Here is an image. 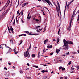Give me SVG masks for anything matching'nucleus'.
I'll return each mask as SVG.
<instances>
[{
    "label": "nucleus",
    "mask_w": 79,
    "mask_h": 79,
    "mask_svg": "<svg viewBox=\"0 0 79 79\" xmlns=\"http://www.w3.org/2000/svg\"><path fill=\"white\" fill-rule=\"evenodd\" d=\"M29 49H27V50L26 52L25 53H24V56L25 57H27L28 58H29L30 56L29 55V53H28V52H29Z\"/></svg>",
    "instance_id": "nucleus-1"
},
{
    "label": "nucleus",
    "mask_w": 79,
    "mask_h": 79,
    "mask_svg": "<svg viewBox=\"0 0 79 79\" xmlns=\"http://www.w3.org/2000/svg\"><path fill=\"white\" fill-rule=\"evenodd\" d=\"M63 42H64V45L63 47H64V46H66V45H68V41H67L64 39L63 40Z\"/></svg>",
    "instance_id": "nucleus-2"
},
{
    "label": "nucleus",
    "mask_w": 79,
    "mask_h": 79,
    "mask_svg": "<svg viewBox=\"0 0 79 79\" xmlns=\"http://www.w3.org/2000/svg\"><path fill=\"white\" fill-rule=\"evenodd\" d=\"M56 6V8L57 11L58 13V17H60V11H59V8L57 6H56V4H54Z\"/></svg>",
    "instance_id": "nucleus-3"
},
{
    "label": "nucleus",
    "mask_w": 79,
    "mask_h": 79,
    "mask_svg": "<svg viewBox=\"0 0 79 79\" xmlns=\"http://www.w3.org/2000/svg\"><path fill=\"white\" fill-rule=\"evenodd\" d=\"M45 1H46V2L48 3L49 5H50V4L51 5H52V3H51V2L50 1V0H45Z\"/></svg>",
    "instance_id": "nucleus-4"
},
{
    "label": "nucleus",
    "mask_w": 79,
    "mask_h": 79,
    "mask_svg": "<svg viewBox=\"0 0 79 79\" xmlns=\"http://www.w3.org/2000/svg\"><path fill=\"white\" fill-rule=\"evenodd\" d=\"M57 4L58 6V8H59V14H60V16H61V11L60 10V4H59V3L58 2V1H57Z\"/></svg>",
    "instance_id": "nucleus-5"
},
{
    "label": "nucleus",
    "mask_w": 79,
    "mask_h": 79,
    "mask_svg": "<svg viewBox=\"0 0 79 79\" xmlns=\"http://www.w3.org/2000/svg\"><path fill=\"white\" fill-rule=\"evenodd\" d=\"M57 4L58 6V8H59V14H60V16H61V11L60 10V4H59V3L58 2V1H57Z\"/></svg>",
    "instance_id": "nucleus-6"
},
{
    "label": "nucleus",
    "mask_w": 79,
    "mask_h": 79,
    "mask_svg": "<svg viewBox=\"0 0 79 79\" xmlns=\"http://www.w3.org/2000/svg\"><path fill=\"white\" fill-rule=\"evenodd\" d=\"M5 76H6V77H8L9 76H10V73H9V71L8 72H6L4 74Z\"/></svg>",
    "instance_id": "nucleus-7"
},
{
    "label": "nucleus",
    "mask_w": 79,
    "mask_h": 79,
    "mask_svg": "<svg viewBox=\"0 0 79 79\" xmlns=\"http://www.w3.org/2000/svg\"><path fill=\"white\" fill-rule=\"evenodd\" d=\"M53 47V46L52 45H48L47 47V48H52Z\"/></svg>",
    "instance_id": "nucleus-8"
},
{
    "label": "nucleus",
    "mask_w": 79,
    "mask_h": 79,
    "mask_svg": "<svg viewBox=\"0 0 79 79\" xmlns=\"http://www.w3.org/2000/svg\"><path fill=\"white\" fill-rule=\"evenodd\" d=\"M71 23H70L69 26V27H68V30H69V31L71 30Z\"/></svg>",
    "instance_id": "nucleus-9"
},
{
    "label": "nucleus",
    "mask_w": 79,
    "mask_h": 79,
    "mask_svg": "<svg viewBox=\"0 0 79 79\" xmlns=\"http://www.w3.org/2000/svg\"><path fill=\"white\" fill-rule=\"evenodd\" d=\"M73 44V42H71V41H68V44Z\"/></svg>",
    "instance_id": "nucleus-10"
},
{
    "label": "nucleus",
    "mask_w": 79,
    "mask_h": 79,
    "mask_svg": "<svg viewBox=\"0 0 79 79\" xmlns=\"http://www.w3.org/2000/svg\"><path fill=\"white\" fill-rule=\"evenodd\" d=\"M73 18H74V17H73V16H72V17L71 18V21H70V23L71 24L72 23V22L73 21Z\"/></svg>",
    "instance_id": "nucleus-11"
},
{
    "label": "nucleus",
    "mask_w": 79,
    "mask_h": 79,
    "mask_svg": "<svg viewBox=\"0 0 79 79\" xmlns=\"http://www.w3.org/2000/svg\"><path fill=\"white\" fill-rule=\"evenodd\" d=\"M74 0H72V1H70L68 5H67V6H68L70 4H71V3H72V2L74 1Z\"/></svg>",
    "instance_id": "nucleus-12"
},
{
    "label": "nucleus",
    "mask_w": 79,
    "mask_h": 79,
    "mask_svg": "<svg viewBox=\"0 0 79 79\" xmlns=\"http://www.w3.org/2000/svg\"><path fill=\"white\" fill-rule=\"evenodd\" d=\"M60 41V39L59 38H57V43H58Z\"/></svg>",
    "instance_id": "nucleus-13"
},
{
    "label": "nucleus",
    "mask_w": 79,
    "mask_h": 79,
    "mask_svg": "<svg viewBox=\"0 0 79 79\" xmlns=\"http://www.w3.org/2000/svg\"><path fill=\"white\" fill-rule=\"evenodd\" d=\"M30 13L28 14V16H27V19H31V16H29V15H30Z\"/></svg>",
    "instance_id": "nucleus-14"
},
{
    "label": "nucleus",
    "mask_w": 79,
    "mask_h": 79,
    "mask_svg": "<svg viewBox=\"0 0 79 79\" xmlns=\"http://www.w3.org/2000/svg\"><path fill=\"white\" fill-rule=\"evenodd\" d=\"M42 29H37L36 31L37 32H40L41 31H42Z\"/></svg>",
    "instance_id": "nucleus-15"
},
{
    "label": "nucleus",
    "mask_w": 79,
    "mask_h": 79,
    "mask_svg": "<svg viewBox=\"0 0 79 79\" xmlns=\"http://www.w3.org/2000/svg\"><path fill=\"white\" fill-rule=\"evenodd\" d=\"M36 34H31V33H29V35H36Z\"/></svg>",
    "instance_id": "nucleus-16"
},
{
    "label": "nucleus",
    "mask_w": 79,
    "mask_h": 79,
    "mask_svg": "<svg viewBox=\"0 0 79 79\" xmlns=\"http://www.w3.org/2000/svg\"><path fill=\"white\" fill-rule=\"evenodd\" d=\"M32 57L34 58H35V54H33L32 55Z\"/></svg>",
    "instance_id": "nucleus-17"
},
{
    "label": "nucleus",
    "mask_w": 79,
    "mask_h": 79,
    "mask_svg": "<svg viewBox=\"0 0 79 79\" xmlns=\"http://www.w3.org/2000/svg\"><path fill=\"white\" fill-rule=\"evenodd\" d=\"M10 30L11 31L12 33L13 34L14 33V32H13V29L12 28H10Z\"/></svg>",
    "instance_id": "nucleus-18"
},
{
    "label": "nucleus",
    "mask_w": 79,
    "mask_h": 79,
    "mask_svg": "<svg viewBox=\"0 0 79 79\" xmlns=\"http://www.w3.org/2000/svg\"><path fill=\"white\" fill-rule=\"evenodd\" d=\"M10 0L9 2L8 3H7L6 4V5L5 6H8V5H9V4L10 3Z\"/></svg>",
    "instance_id": "nucleus-19"
},
{
    "label": "nucleus",
    "mask_w": 79,
    "mask_h": 79,
    "mask_svg": "<svg viewBox=\"0 0 79 79\" xmlns=\"http://www.w3.org/2000/svg\"><path fill=\"white\" fill-rule=\"evenodd\" d=\"M56 52L57 53H59V52H60V50L58 49H56Z\"/></svg>",
    "instance_id": "nucleus-20"
},
{
    "label": "nucleus",
    "mask_w": 79,
    "mask_h": 79,
    "mask_svg": "<svg viewBox=\"0 0 79 79\" xmlns=\"http://www.w3.org/2000/svg\"><path fill=\"white\" fill-rule=\"evenodd\" d=\"M64 46H65L64 48H65L66 49H67V50H68V45Z\"/></svg>",
    "instance_id": "nucleus-21"
},
{
    "label": "nucleus",
    "mask_w": 79,
    "mask_h": 79,
    "mask_svg": "<svg viewBox=\"0 0 79 79\" xmlns=\"http://www.w3.org/2000/svg\"><path fill=\"white\" fill-rule=\"evenodd\" d=\"M75 11H73V15H72V16L73 17H74V16L75 15Z\"/></svg>",
    "instance_id": "nucleus-22"
},
{
    "label": "nucleus",
    "mask_w": 79,
    "mask_h": 79,
    "mask_svg": "<svg viewBox=\"0 0 79 79\" xmlns=\"http://www.w3.org/2000/svg\"><path fill=\"white\" fill-rule=\"evenodd\" d=\"M62 71H65V68H62Z\"/></svg>",
    "instance_id": "nucleus-23"
},
{
    "label": "nucleus",
    "mask_w": 79,
    "mask_h": 79,
    "mask_svg": "<svg viewBox=\"0 0 79 79\" xmlns=\"http://www.w3.org/2000/svg\"><path fill=\"white\" fill-rule=\"evenodd\" d=\"M75 67L77 68V69H79V66H76Z\"/></svg>",
    "instance_id": "nucleus-24"
},
{
    "label": "nucleus",
    "mask_w": 79,
    "mask_h": 79,
    "mask_svg": "<svg viewBox=\"0 0 79 79\" xmlns=\"http://www.w3.org/2000/svg\"><path fill=\"white\" fill-rule=\"evenodd\" d=\"M71 63V61H70L68 63V65H70Z\"/></svg>",
    "instance_id": "nucleus-25"
},
{
    "label": "nucleus",
    "mask_w": 79,
    "mask_h": 79,
    "mask_svg": "<svg viewBox=\"0 0 79 79\" xmlns=\"http://www.w3.org/2000/svg\"><path fill=\"white\" fill-rule=\"evenodd\" d=\"M26 6L25 3H24L22 5V7H24V6Z\"/></svg>",
    "instance_id": "nucleus-26"
},
{
    "label": "nucleus",
    "mask_w": 79,
    "mask_h": 79,
    "mask_svg": "<svg viewBox=\"0 0 79 79\" xmlns=\"http://www.w3.org/2000/svg\"><path fill=\"white\" fill-rule=\"evenodd\" d=\"M15 19H14V21L13 23V25H15Z\"/></svg>",
    "instance_id": "nucleus-27"
},
{
    "label": "nucleus",
    "mask_w": 79,
    "mask_h": 79,
    "mask_svg": "<svg viewBox=\"0 0 79 79\" xmlns=\"http://www.w3.org/2000/svg\"><path fill=\"white\" fill-rule=\"evenodd\" d=\"M34 67H35V68H39V67L37 66H35V65H34L33 66Z\"/></svg>",
    "instance_id": "nucleus-28"
},
{
    "label": "nucleus",
    "mask_w": 79,
    "mask_h": 79,
    "mask_svg": "<svg viewBox=\"0 0 79 79\" xmlns=\"http://www.w3.org/2000/svg\"><path fill=\"white\" fill-rule=\"evenodd\" d=\"M62 68H63V67H59V69L60 70V69H62Z\"/></svg>",
    "instance_id": "nucleus-29"
},
{
    "label": "nucleus",
    "mask_w": 79,
    "mask_h": 79,
    "mask_svg": "<svg viewBox=\"0 0 79 79\" xmlns=\"http://www.w3.org/2000/svg\"><path fill=\"white\" fill-rule=\"evenodd\" d=\"M45 49L43 50V53H44L45 52Z\"/></svg>",
    "instance_id": "nucleus-30"
},
{
    "label": "nucleus",
    "mask_w": 79,
    "mask_h": 79,
    "mask_svg": "<svg viewBox=\"0 0 79 79\" xmlns=\"http://www.w3.org/2000/svg\"><path fill=\"white\" fill-rule=\"evenodd\" d=\"M14 53L15 54H17V53H18V51H15V52H14Z\"/></svg>",
    "instance_id": "nucleus-31"
},
{
    "label": "nucleus",
    "mask_w": 79,
    "mask_h": 79,
    "mask_svg": "<svg viewBox=\"0 0 79 79\" xmlns=\"http://www.w3.org/2000/svg\"><path fill=\"white\" fill-rule=\"evenodd\" d=\"M71 70H74V68H73V67L71 68Z\"/></svg>",
    "instance_id": "nucleus-32"
},
{
    "label": "nucleus",
    "mask_w": 79,
    "mask_h": 79,
    "mask_svg": "<svg viewBox=\"0 0 79 79\" xmlns=\"http://www.w3.org/2000/svg\"><path fill=\"white\" fill-rule=\"evenodd\" d=\"M47 78V77H44V79H45Z\"/></svg>",
    "instance_id": "nucleus-33"
},
{
    "label": "nucleus",
    "mask_w": 79,
    "mask_h": 79,
    "mask_svg": "<svg viewBox=\"0 0 79 79\" xmlns=\"http://www.w3.org/2000/svg\"><path fill=\"white\" fill-rule=\"evenodd\" d=\"M19 10H18V11H17V14H19Z\"/></svg>",
    "instance_id": "nucleus-34"
},
{
    "label": "nucleus",
    "mask_w": 79,
    "mask_h": 79,
    "mask_svg": "<svg viewBox=\"0 0 79 79\" xmlns=\"http://www.w3.org/2000/svg\"><path fill=\"white\" fill-rule=\"evenodd\" d=\"M35 21H36L37 22H38V21H39V20H38V19H35Z\"/></svg>",
    "instance_id": "nucleus-35"
},
{
    "label": "nucleus",
    "mask_w": 79,
    "mask_h": 79,
    "mask_svg": "<svg viewBox=\"0 0 79 79\" xmlns=\"http://www.w3.org/2000/svg\"><path fill=\"white\" fill-rule=\"evenodd\" d=\"M20 43L19 44V45H21V44H22V40H21L20 41Z\"/></svg>",
    "instance_id": "nucleus-36"
},
{
    "label": "nucleus",
    "mask_w": 79,
    "mask_h": 79,
    "mask_svg": "<svg viewBox=\"0 0 79 79\" xmlns=\"http://www.w3.org/2000/svg\"><path fill=\"white\" fill-rule=\"evenodd\" d=\"M23 15V10H22L21 11V15Z\"/></svg>",
    "instance_id": "nucleus-37"
},
{
    "label": "nucleus",
    "mask_w": 79,
    "mask_h": 79,
    "mask_svg": "<svg viewBox=\"0 0 79 79\" xmlns=\"http://www.w3.org/2000/svg\"><path fill=\"white\" fill-rule=\"evenodd\" d=\"M46 42H47L46 41H45V40L44 41V44H46Z\"/></svg>",
    "instance_id": "nucleus-38"
},
{
    "label": "nucleus",
    "mask_w": 79,
    "mask_h": 79,
    "mask_svg": "<svg viewBox=\"0 0 79 79\" xmlns=\"http://www.w3.org/2000/svg\"><path fill=\"white\" fill-rule=\"evenodd\" d=\"M4 69H5L6 70H8V69L6 67H5L4 68Z\"/></svg>",
    "instance_id": "nucleus-39"
},
{
    "label": "nucleus",
    "mask_w": 79,
    "mask_h": 79,
    "mask_svg": "<svg viewBox=\"0 0 79 79\" xmlns=\"http://www.w3.org/2000/svg\"><path fill=\"white\" fill-rule=\"evenodd\" d=\"M45 30H46L45 28H44L43 31V32H45Z\"/></svg>",
    "instance_id": "nucleus-40"
},
{
    "label": "nucleus",
    "mask_w": 79,
    "mask_h": 79,
    "mask_svg": "<svg viewBox=\"0 0 79 79\" xmlns=\"http://www.w3.org/2000/svg\"><path fill=\"white\" fill-rule=\"evenodd\" d=\"M19 37H21V36H23V34H22L21 35H19Z\"/></svg>",
    "instance_id": "nucleus-41"
},
{
    "label": "nucleus",
    "mask_w": 79,
    "mask_h": 79,
    "mask_svg": "<svg viewBox=\"0 0 79 79\" xmlns=\"http://www.w3.org/2000/svg\"><path fill=\"white\" fill-rule=\"evenodd\" d=\"M45 41H46V42H48V39H47Z\"/></svg>",
    "instance_id": "nucleus-42"
},
{
    "label": "nucleus",
    "mask_w": 79,
    "mask_h": 79,
    "mask_svg": "<svg viewBox=\"0 0 79 79\" xmlns=\"http://www.w3.org/2000/svg\"><path fill=\"white\" fill-rule=\"evenodd\" d=\"M11 40V42L12 44H13V40L12 39Z\"/></svg>",
    "instance_id": "nucleus-43"
},
{
    "label": "nucleus",
    "mask_w": 79,
    "mask_h": 79,
    "mask_svg": "<svg viewBox=\"0 0 79 79\" xmlns=\"http://www.w3.org/2000/svg\"><path fill=\"white\" fill-rule=\"evenodd\" d=\"M4 8H5V7H4L2 9H1L0 10V12L1 11H2V10H3V9H4Z\"/></svg>",
    "instance_id": "nucleus-44"
},
{
    "label": "nucleus",
    "mask_w": 79,
    "mask_h": 79,
    "mask_svg": "<svg viewBox=\"0 0 79 79\" xmlns=\"http://www.w3.org/2000/svg\"><path fill=\"white\" fill-rule=\"evenodd\" d=\"M41 72L42 73H45V71L44 70H43L41 71Z\"/></svg>",
    "instance_id": "nucleus-45"
},
{
    "label": "nucleus",
    "mask_w": 79,
    "mask_h": 79,
    "mask_svg": "<svg viewBox=\"0 0 79 79\" xmlns=\"http://www.w3.org/2000/svg\"><path fill=\"white\" fill-rule=\"evenodd\" d=\"M22 35H23L24 36H26V34H22Z\"/></svg>",
    "instance_id": "nucleus-46"
},
{
    "label": "nucleus",
    "mask_w": 79,
    "mask_h": 79,
    "mask_svg": "<svg viewBox=\"0 0 79 79\" xmlns=\"http://www.w3.org/2000/svg\"><path fill=\"white\" fill-rule=\"evenodd\" d=\"M60 79H64V77H60Z\"/></svg>",
    "instance_id": "nucleus-47"
},
{
    "label": "nucleus",
    "mask_w": 79,
    "mask_h": 79,
    "mask_svg": "<svg viewBox=\"0 0 79 79\" xmlns=\"http://www.w3.org/2000/svg\"><path fill=\"white\" fill-rule=\"evenodd\" d=\"M2 60H3L2 59V58L0 59V61H2Z\"/></svg>",
    "instance_id": "nucleus-48"
},
{
    "label": "nucleus",
    "mask_w": 79,
    "mask_h": 79,
    "mask_svg": "<svg viewBox=\"0 0 79 79\" xmlns=\"http://www.w3.org/2000/svg\"><path fill=\"white\" fill-rule=\"evenodd\" d=\"M60 30H61V27H60L58 31V32H60Z\"/></svg>",
    "instance_id": "nucleus-49"
},
{
    "label": "nucleus",
    "mask_w": 79,
    "mask_h": 79,
    "mask_svg": "<svg viewBox=\"0 0 79 79\" xmlns=\"http://www.w3.org/2000/svg\"><path fill=\"white\" fill-rule=\"evenodd\" d=\"M44 8H46V9H47V10H48V11H49V10H48V8H47L45 7H44Z\"/></svg>",
    "instance_id": "nucleus-50"
},
{
    "label": "nucleus",
    "mask_w": 79,
    "mask_h": 79,
    "mask_svg": "<svg viewBox=\"0 0 79 79\" xmlns=\"http://www.w3.org/2000/svg\"><path fill=\"white\" fill-rule=\"evenodd\" d=\"M9 32L10 34L11 33V31H10V30H9Z\"/></svg>",
    "instance_id": "nucleus-51"
},
{
    "label": "nucleus",
    "mask_w": 79,
    "mask_h": 79,
    "mask_svg": "<svg viewBox=\"0 0 79 79\" xmlns=\"http://www.w3.org/2000/svg\"><path fill=\"white\" fill-rule=\"evenodd\" d=\"M22 23H24V21L22 19Z\"/></svg>",
    "instance_id": "nucleus-52"
},
{
    "label": "nucleus",
    "mask_w": 79,
    "mask_h": 79,
    "mask_svg": "<svg viewBox=\"0 0 79 79\" xmlns=\"http://www.w3.org/2000/svg\"><path fill=\"white\" fill-rule=\"evenodd\" d=\"M66 13V10H65L64 11V14L65 15V13Z\"/></svg>",
    "instance_id": "nucleus-53"
},
{
    "label": "nucleus",
    "mask_w": 79,
    "mask_h": 79,
    "mask_svg": "<svg viewBox=\"0 0 79 79\" xmlns=\"http://www.w3.org/2000/svg\"><path fill=\"white\" fill-rule=\"evenodd\" d=\"M25 32H26V33H29V31H25Z\"/></svg>",
    "instance_id": "nucleus-54"
},
{
    "label": "nucleus",
    "mask_w": 79,
    "mask_h": 79,
    "mask_svg": "<svg viewBox=\"0 0 79 79\" xmlns=\"http://www.w3.org/2000/svg\"><path fill=\"white\" fill-rule=\"evenodd\" d=\"M27 66H29V64L28 63H27Z\"/></svg>",
    "instance_id": "nucleus-55"
},
{
    "label": "nucleus",
    "mask_w": 79,
    "mask_h": 79,
    "mask_svg": "<svg viewBox=\"0 0 79 79\" xmlns=\"http://www.w3.org/2000/svg\"><path fill=\"white\" fill-rule=\"evenodd\" d=\"M8 64L9 66H10L11 65V63H9Z\"/></svg>",
    "instance_id": "nucleus-56"
},
{
    "label": "nucleus",
    "mask_w": 79,
    "mask_h": 79,
    "mask_svg": "<svg viewBox=\"0 0 79 79\" xmlns=\"http://www.w3.org/2000/svg\"><path fill=\"white\" fill-rule=\"evenodd\" d=\"M53 73H54V72L52 71V72H51V74H53Z\"/></svg>",
    "instance_id": "nucleus-57"
},
{
    "label": "nucleus",
    "mask_w": 79,
    "mask_h": 79,
    "mask_svg": "<svg viewBox=\"0 0 79 79\" xmlns=\"http://www.w3.org/2000/svg\"><path fill=\"white\" fill-rule=\"evenodd\" d=\"M42 0L44 3H45V1H44V0Z\"/></svg>",
    "instance_id": "nucleus-58"
},
{
    "label": "nucleus",
    "mask_w": 79,
    "mask_h": 79,
    "mask_svg": "<svg viewBox=\"0 0 79 79\" xmlns=\"http://www.w3.org/2000/svg\"><path fill=\"white\" fill-rule=\"evenodd\" d=\"M53 53H50V55H53Z\"/></svg>",
    "instance_id": "nucleus-59"
},
{
    "label": "nucleus",
    "mask_w": 79,
    "mask_h": 79,
    "mask_svg": "<svg viewBox=\"0 0 79 79\" xmlns=\"http://www.w3.org/2000/svg\"><path fill=\"white\" fill-rule=\"evenodd\" d=\"M65 79H68V78L67 77H65Z\"/></svg>",
    "instance_id": "nucleus-60"
},
{
    "label": "nucleus",
    "mask_w": 79,
    "mask_h": 79,
    "mask_svg": "<svg viewBox=\"0 0 79 79\" xmlns=\"http://www.w3.org/2000/svg\"><path fill=\"white\" fill-rule=\"evenodd\" d=\"M20 15H21V12H20L19 14V16H20Z\"/></svg>",
    "instance_id": "nucleus-61"
},
{
    "label": "nucleus",
    "mask_w": 79,
    "mask_h": 79,
    "mask_svg": "<svg viewBox=\"0 0 79 79\" xmlns=\"http://www.w3.org/2000/svg\"><path fill=\"white\" fill-rule=\"evenodd\" d=\"M25 4L26 5H27V4H28V2H27L25 3Z\"/></svg>",
    "instance_id": "nucleus-62"
},
{
    "label": "nucleus",
    "mask_w": 79,
    "mask_h": 79,
    "mask_svg": "<svg viewBox=\"0 0 79 79\" xmlns=\"http://www.w3.org/2000/svg\"><path fill=\"white\" fill-rule=\"evenodd\" d=\"M14 52H16V50H15V49H14Z\"/></svg>",
    "instance_id": "nucleus-63"
},
{
    "label": "nucleus",
    "mask_w": 79,
    "mask_h": 79,
    "mask_svg": "<svg viewBox=\"0 0 79 79\" xmlns=\"http://www.w3.org/2000/svg\"><path fill=\"white\" fill-rule=\"evenodd\" d=\"M48 71L47 70H44V72H48Z\"/></svg>",
    "instance_id": "nucleus-64"
}]
</instances>
